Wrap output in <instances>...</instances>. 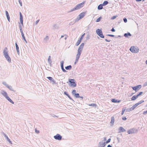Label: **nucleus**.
Here are the masks:
<instances>
[{
	"instance_id": "35",
	"label": "nucleus",
	"mask_w": 147,
	"mask_h": 147,
	"mask_svg": "<svg viewBox=\"0 0 147 147\" xmlns=\"http://www.w3.org/2000/svg\"><path fill=\"white\" fill-rule=\"evenodd\" d=\"M108 3L109 2L108 1H105L103 2V4H102L103 6H105L107 5Z\"/></svg>"
},
{
	"instance_id": "51",
	"label": "nucleus",
	"mask_w": 147,
	"mask_h": 147,
	"mask_svg": "<svg viewBox=\"0 0 147 147\" xmlns=\"http://www.w3.org/2000/svg\"><path fill=\"white\" fill-rule=\"evenodd\" d=\"M117 16H113L111 18V19L112 20H114L116 18H117Z\"/></svg>"
},
{
	"instance_id": "28",
	"label": "nucleus",
	"mask_w": 147,
	"mask_h": 147,
	"mask_svg": "<svg viewBox=\"0 0 147 147\" xmlns=\"http://www.w3.org/2000/svg\"><path fill=\"white\" fill-rule=\"evenodd\" d=\"M72 67V66L71 65H69L65 67V68L67 70H70L71 69Z\"/></svg>"
},
{
	"instance_id": "2",
	"label": "nucleus",
	"mask_w": 147,
	"mask_h": 147,
	"mask_svg": "<svg viewBox=\"0 0 147 147\" xmlns=\"http://www.w3.org/2000/svg\"><path fill=\"white\" fill-rule=\"evenodd\" d=\"M69 82L70 83V86L72 87H75L77 85L75 82V81L74 79H69Z\"/></svg>"
},
{
	"instance_id": "11",
	"label": "nucleus",
	"mask_w": 147,
	"mask_h": 147,
	"mask_svg": "<svg viewBox=\"0 0 147 147\" xmlns=\"http://www.w3.org/2000/svg\"><path fill=\"white\" fill-rule=\"evenodd\" d=\"M106 144L105 142H100L98 144V147H105Z\"/></svg>"
},
{
	"instance_id": "49",
	"label": "nucleus",
	"mask_w": 147,
	"mask_h": 147,
	"mask_svg": "<svg viewBox=\"0 0 147 147\" xmlns=\"http://www.w3.org/2000/svg\"><path fill=\"white\" fill-rule=\"evenodd\" d=\"M144 102V100H141L139 101L138 102V105H139L140 104H141L143 103Z\"/></svg>"
},
{
	"instance_id": "52",
	"label": "nucleus",
	"mask_w": 147,
	"mask_h": 147,
	"mask_svg": "<svg viewBox=\"0 0 147 147\" xmlns=\"http://www.w3.org/2000/svg\"><path fill=\"white\" fill-rule=\"evenodd\" d=\"M18 1L21 6H22V3L21 0H19Z\"/></svg>"
},
{
	"instance_id": "54",
	"label": "nucleus",
	"mask_w": 147,
	"mask_h": 147,
	"mask_svg": "<svg viewBox=\"0 0 147 147\" xmlns=\"http://www.w3.org/2000/svg\"><path fill=\"white\" fill-rule=\"evenodd\" d=\"M143 114L145 115L147 114V110L146 111H144L143 113Z\"/></svg>"
},
{
	"instance_id": "21",
	"label": "nucleus",
	"mask_w": 147,
	"mask_h": 147,
	"mask_svg": "<svg viewBox=\"0 0 147 147\" xmlns=\"http://www.w3.org/2000/svg\"><path fill=\"white\" fill-rule=\"evenodd\" d=\"M111 101L114 103H119L120 102V100H118L115 99H112L111 100Z\"/></svg>"
},
{
	"instance_id": "62",
	"label": "nucleus",
	"mask_w": 147,
	"mask_h": 147,
	"mask_svg": "<svg viewBox=\"0 0 147 147\" xmlns=\"http://www.w3.org/2000/svg\"><path fill=\"white\" fill-rule=\"evenodd\" d=\"M64 94L65 95H66V96H67L68 94L65 91L64 92Z\"/></svg>"
},
{
	"instance_id": "42",
	"label": "nucleus",
	"mask_w": 147,
	"mask_h": 147,
	"mask_svg": "<svg viewBox=\"0 0 147 147\" xmlns=\"http://www.w3.org/2000/svg\"><path fill=\"white\" fill-rule=\"evenodd\" d=\"M72 94L73 95H74L76 93V90H73L72 92Z\"/></svg>"
},
{
	"instance_id": "63",
	"label": "nucleus",
	"mask_w": 147,
	"mask_h": 147,
	"mask_svg": "<svg viewBox=\"0 0 147 147\" xmlns=\"http://www.w3.org/2000/svg\"><path fill=\"white\" fill-rule=\"evenodd\" d=\"M105 41L107 42H110L111 41V40H108L107 39H105Z\"/></svg>"
},
{
	"instance_id": "31",
	"label": "nucleus",
	"mask_w": 147,
	"mask_h": 147,
	"mask_svg": "<svg viewBox=\"0 0 147 147\" xmlns=\"http://www.w3.org/2000/svg\"><path fill=\"white\" fill-rule=\"evenodd\" d=\"M103 5L101 4L99 5L98 7V10H101L103 8Z\"/></svg>"
},
{
	"instance_id": "61",
	"label": "nucleus",
	"mask_w": 147,
	"mask_h": 147,
	"mask_svg": "<svg viewBox=\"0 0 147 147\" xmlns=\"http://www.w3.org/2000/svg\"><path fill=\"white\" fill-rule=\"evenodd\" d=\"M138 103H136V104H135L134 105V106H135V107H136V108L138 106Z\"/></svg>"
},
{
	"instance_id": "59",
	"label": "nucleus",
	"mask_w": 147,
	"mask_h": 147,
	"mask_svg": "<svg viewBox=\"0 0 147 147\" xmlns=\"http://www.w3.org/2000/svg\"><path fill=\"white\" fill-rule=\"evenodd\" d=\"M131 108L132 109V110H133L136 108V107H135L134 105L132 106Z\"/></svg>"
},
{
	"instance_id": "38",
	"label": "nucleus",
	"mask_w": 147,
	"mask_h": 147,
	"mask_svg": "<svg viewBox=\"0 0 147 147\" xmlns=\"http://www.w3.org/2000/svg\"><path fill=\"white\" fill-rule=\"evenodd\" d=\"M76 98H79L80 97L79 94V93H76L74 95Z\"/></svg>"
},
{
	"instance_id": "47",
	"label": "nucleus",
	"mask_w": 147,
	"mask_h": 147,
	"mask_svg": "<svg viewBox=\"0 0 147 147\" xmlns=\"http://www.w3.org/2000/svg\"><path fill=\"white\" fill-rule=\"evenodd\" d=\"M142 93H143V92H140L137 95H136L138 97L140 96L142 94Z\"/></svg>"
},
{
	"instance_id": "24",
	"label": "nucleus",
	"mask_w": 147,
	"mask_h": 147,
	"mask_svg": "<svg viewBox=\"0 0 147 147\" xmlns=\"http://www.w3.org/2000/svg\"><path fill=\"white\" fill-rule=\"evenodd\" d=\"M124 36L125 37L128 38V36H131V35L129 32H128L127 33H125Z\"/></svg>"
},
{
	"instance_id": "1",
	"label": "nucleus",
	"mask_w": 147,
	"mask_h": 147,
	"mask_svg": "<svg viewBox=\"0 0 147 147\" xmlns=\"http://www.w3.org/2000/svg\"><path fill=\"white\" fill-rule=\"evenodd\" d=\"M85 2H83L76 5L74 8L71 9L68 12H71L75 10H77L83 7Z\"/></svg>"
},
{
	"instance_id": "44",
	"label": "nucleus",
	"mask_w": 147,
	"mask_h": 147,
	"mask_svg": "<svg viewBox=\"0 0 147 147\" xmlns=\"http://www.w3.org/2000/svg\"><path fill=\"white\" fill-rule=\"evenodd\" d=\"M85 35V33H84L81 36L80 39L81 40H82L83 39L84 37V36Z\"/></svg>"
},
{
	"instance_id": "10",
	"label": "nucleus",
	"mask_w": 147,
	"mask_h": 147,
	"mask_svg": "<svg viewBox=\"0 0 147 147\" xmlns=\"http://www.w3.org/2000/svg\"><path fill=\"white\" fill-rule=\"evenodd\" d=\"M84 45V43H82L81 44L78 49V51L82 52Z\"/></svg>"
},
{
	"instance_id": "18",
	"label": "nucleus",
	"mask_w": 147,
	"mask_h": 147,
	"mask_svg": "<svg viewBox=\"0 0 147 147\" xmlns=\"http://www.w3.org/2000/svg\"><path fill=\"white\" fill-rule=\"evenodd\" d=\"M82 52L78 51V53L76 55V60H78Z\"/></svg>"
},
{
	"instance_id": "55",
	"label": "nucleus",
	"mask_w": 147,
	"mask_h": 147,
	"mask_svg": "<svg viewBox=\"0 0 147 147\" xmlns=\"http://www.w3.org/2000/svg\"><path fill=\"white\" fill-rule=\"evenodd\" d=\"M117 140L118 142L119 143L120 142V138H119L117 137Z\"/></svg>"
},
{
	"instance_id": "64",
	"label": "nucleus",
	"mask_w": 147,
	"mask_h": 147,
	"mask_svg": "<svg viewBox=\"0 0 147 147\" xmlns=\"http://www.w3.org/2000/svg\"><path fill=\"white\" fill-rule=\"evenodd\" d=\"M121 37V36H120V35H118V36H115V38H118V37Z\"/></svg>"
},
{
	"instance_id": "53",
	"label": "nucleus",
	"mask_w": 147,
	"mask_h": 147,
	"mask_svg": "<svg viewBox=\"0 0 147 147\" xmlns=\"http://www.w3.org/2000/svg\"><path fill=\"white\" fill-rule=\"evenodd\" d=\"M123 21H124V22H125V23H126L127 22V19L126 18H124L123 19Z\"/></svg>"
},
{
	"instance_id": "13",
	"label": "nucleus",
	"mask_w": 147,
	"mask_h": 147,
	"mask_svg": "<svg viewBox=\"0 0 147 147\" xmlns=\"http://www.w3.org/2000/svg\"><path fill=\"white\" fill-rule=\"evenodd\" d=\"M85 14H86V12H83L80 13L79 15V18H78V20H80L81 19H82V18H83L85 16Z\"/></svg>"
},
{
	"instance_id": "25",
	"label": "nucleus",
	"mask_w": 147,
	"mask_h": 147,
	"mask_svg": "<svg viewBox=\"0 0 147 147\" xmlns=\"http://www.w3.org/2000/svg\"><path fill=\"white\" fill-rule=\"evenodd\" d=\"M59 28V26L58 25L56 24H55L53 25V29H57Z\"/></svg>"
},
{
	"instance_id": "40",
	"label": "nucleus",
	"mask_w": 147,
	"mask_h": 147,
	"mask_svg": "<svg viewBox=\"0 0 147 147\" xmlns=\"http://www.w3.org/2000/svg\"><path fill=\"white\" fill-rule=\"evenodd\" d=\"M48 61L50 65L51 66V63L52 62V61L51 59H48Z\"/></svg>"
},
{
	"instance_id": "57",
	"label": "nucleus",
	"mask_w": 147,
	"mask_h": 147,
	"mask_svg": "<svg viewBox=\"0 0 147 147\" xmlns=\"http://www.w3.org/2000/svg\"><path fill=\"white\" fill-rule=\"evenodd\" d=\"M35 132L36 133H37L38 134V133H39V130H37L36 129H35Z\"/></svg>"
},
{
	"instance_id": "50",
	"label": "nucleus",
	"mask_w": 147,
	"mask_h": 147,
	"mask_svg": "<svg viewBox=\"0 0 147 147\" xmlns=\"http://www.w3.org/2000/svg\"><path fill=\"white\" fill-rule=\"evenodd\" d=\"M67 96V97L69 98L70 99V100H73V101H74V100H73V99H72V98L70 97V96L69 95V94H68Z\"/></svg>"
},
{
	"instance_id": "48",
	"label": "nucleus",
	"mask_w": 147,
	"mask_h": 147,
	"mask_svg": "<svg viewBox=\"0 0 147 147\" xmlns=\"http://www.w3.org/2000/svg\"><path fill=\"white\" fill-rule=\"evenodd\" d=\"M90 38V36L89 34H88L87 35V36L86 37V39L88 40Z\"/></svg>"
},
{
	"instance_id": "16",
	"label": "nucleus",
	"mask_w": 147,
	"mask_h": 147,
	"mask_svg": "<svg viewBox=\"0 0 147 147\" xmlns=\"http://www.w3.org/2000/svg\"><path fill=\"white\" fill-rule=\"evenodd\" d=\"M119 132L121 133L125 131V129H124L123 127H120L119 128Z\"/></svg>"
},
{
	"instance_id": "29",
	"label": "nucleus",
	"mask_w": 147,
	"mask_h": 147,
	"mask_svg": "<svg viewBox=\"0 0 147 147\" xmlns=\"http://www.w3.org/2000/svg\"><path fill=\"white\" fill-rule=\"evenodd\" d=\"M6 98L12 104H14L13 102L9 97L8 96H7Z\"/></svg>"
},
{
	"instance_id": "56",
	"label": "nucleus",
	"mask_w": 147,
	"mask_h": 147,
	"mask_svg": "<svg viewBox=\"0 0 147 147\" xmlns=\"http://www.w3.org/2000/svg\"><path fill=\"white\" fill-rule=\"evenodd\" d=\"M111 31L113 32H115V30L113 28H112V29L111 30Z\"/></svg>"
},
{
	"instance_id": "14",
	"label": "nucleus",
	"mask_w": 147,
	"mask_h": 147,
	"mask_svg": "<svg viewBox=\"0 0 147 147\" xmlns=\"http://www.w3.org/2000/svg\"><path fill=\"white\" fill-rule=\"evenodd\" d=\"M19 14L20 16V22L21 24H22V25L23 26V17L22 15L21 12H20Z\"/></svg>"
},
{
	"instance_id": "20",
	"label": "nucleus",
	"mask_w": 147,
	"mask_h": 147,
	"mask_svg": "<svg viewBox=\"0 0 147 147\" xmlns=\"http://www.w3.org/2000/svg\"><path fill=\"white\" fill-rule=\"evenodd\" d=\"M5 13H6L7 18L8 20V21L9 22H10V17H9V13H8V12H7V11H5Z\"/></svg>"
},
{
	"instance_id": "12",
	"label": "nucleus",
	"mask_w": 147,
	"mask_h": 147,
	"mask_svg": "<svg viewBox=\"0 0 147 147\" xmlns=\"http://www.w3.org/2000/svg\"><path fill=\"white\" fill-rule=\"evenodd\" d=\"M7 48L5 47L4 48L3 51V54L4 56L9 55Z\"/></svg>"
},
{
	"instance_id": "17",
	"label": "nucleus",
	"mask_w": 147,
	"mask_h": 147,
	"mask_svg": "<svg viewBox=\"0 0 147 147\" xmlns=\"http://www.w3.org/2000/svg\"><path fill=\"white\" fill-rule=\"evenodd\" d=\"M1 94L6 98L8 96L6 92L4 90L1 91Z\"/></svg>"
},
{
	"instance_id": "23",
	"label": "nucleus",
	"mask_w": 147,
	"mask_h": 147,
	"mask_svg": "<svg viewBox=\"0 0 147 147\" xmlns=\"http://www.w3.org/2000/svg\"><path fill=\"white\" fill-rule=\"evenodd\" d=\"M7 87L11 91H13L14 92H16V90H14L13 89L12 87L11 86H9V85H8V86H7Z\"/></svg>"
},
{
	"instance_id": "33",
	"label": "nucleus",
	"mask_w": 147,
	"mask_h": 147,
	"mask_svg": "<svg viewBox=\"0 0 147 147\" xmlns=\"http://www.w3.org/2000/svg\"><path fill=\"white\" fill-rule=\"evenodd\" d=\"M81 41V40L80 39H79L78 40L77 42L76 43V45L77 46H78L79 45Z\"/></svg>"
},
{
	"instance_id": "3",
	"label": "nucleus",
	"mask_w": 147,
	"mask_h": 147,
	"mask_svg": "<svg viewBox=\"0 0 147 147\" xmlns=\"http://www.w3.org/2000/svg\"><path fill=\"white\" fill-rule=\"evenodd\" d=\"M96 32L97 34L100 38H104L105 36L103 34L101 29H97L96 30Z\"/></svg>"
},
{
	"instance_id": "9",
	"label": "nucleus",
	"mask_w": 147,
	"mask_h": 147,
	"mask_svg": "<svg viewBox=\"0 0 147 147\" xmlns=\"http://www.w3.org/2000/svg\"><path fill=\"white\" fill-rule=\"evenodd\" d=\"M64 63V61H61V69L62 70V71L64 72H67V71H66L64 68L63 67V64Z\"/></svg>"
},
{
	"instance_id": "19",
	"label": "nucleus",
	"mask_w": 147,
	"mask_h": 147,
	"mask_svg": "<svg viewBox=\"0 0 147 147\" xmlns=\"http://www.w3.org/2000/svg\"><path fill=\"white\" fill-rule=\"evenodd\" d=\"M15 45H16V51H17L18 54V55H20V52H19V48L18 45L16 42L15 43Z\"/></svg>"
},
{
	"instance_id": "43",
	"label": "nucleus",
	"mask_w": 147,
	"mask_h": 147,
	"mask_svg": "<svg viewBox=\"0 0 147 147\" xmlns=\"http://www.w3.org/2000/svg\"><path fill=\"white\" fill-rule=\"evenodd\" d=\"M6 138H7V141L10 144H12V143H11V141L10 139L8 138V137H7Z\"/></svg>"
},
{
	"instance_id": "26",
	"label": "nucleus",
	"mask_w": 147,
	"mask_h": 147,
	"mask_svg": "<svg viewBox=\"0 0 147 147\" xmlns=\"http://www.w3.org/2000/svg\"><path fill=\"white\" fill-rule=\"evenodd\" d=\"M19 26L20 29V32L21 33V34L24 33L23 31L22 28V25L20 24H19Z\"/></svg>"
},
{
	"instance_id": "4",
	"label": "nucleus",
	"mask_w": 147,
	"mask_h": 147,
	"mask_svg": "<svg viewBox=\"0 0 147 147\" xmlns=\"http://www.w3.org/2000/svg\"><path fill=\"white\" fill-rule=\"evenodd\" d=\"M129 50L132 53H137L138 52L139 49L136 48L134 46H133L131 47Z\"/></svg>"
},
{
	"instance_id": "34",
	"label": "nucleus",
	"mask_w": 147,
	"mask_h": 147,
	"mask_svg": "<svg viewBox=\"0 0 147 147\" xmlns=\"http://www.w3.org/2000/svg\"><path fill=\"white\" fill-rule=\"evenodd\" d=\"M132 110H132V109L131 108V107L129 108H128L126 109V112H130Z\"/></svg>"
},
{
	"instance_id": "36",
	"label": "nucleus",
	"mask_w": 147,
	"mask_h": 147,
	"mask_svg": "<svg viewBox=\"0 0 147 147\" xmlns=\"http://www.w3.org/2000/svg\"><path fill=\"white\" fill-rule=\"evenodd\" d=\"M102 19V17L101 16L100 17L98 18H97L96 20V22H98L100 21V20Z\"/></svg>"
},
{
	"instance_id": "37",
	"label": "nucleus",
	"mask_w": 147,
	"mask_h": 147,
	"mask_svg": "<svg viewBox=\"0 0 147 147\" xmlns=\"http://www.w3.org/2000/svg\"><path fill=\"white\" fill-rule=\"evenodd\" d=\"M89 106H91V107H96V105L94 103H92L91 104H89Z\"/></svg>"
},
{
	"instance_id": "32",
	"label": "nucleus",
	"mask_w": 147,
	"mask_h": 147,
	"mask_svg": "<svg viewBox=\"0 0 147 147\" xmlns=\"http://www.w3.org/2000/svg\"><path fill=\"white\" fill-rule=\"evenodd\" d=\"M21 35H22V38H23V39L24 40L25 42L26 43H27V42L25 38V37L24 36V33L23 34H21Z\"/></svg>"
},
{
	"instance_id": "39",
	"label": "nucleus",
	"mask_w": 147,
	"mask_h": 147,
	"mask_svg": "<svg viewBox=\"0 0 147 147\" xmlns=\"http://www.w3.org/2000/svg\"><path fill=\"white\" fill-rule=\"evenodd\" d=\"M2 84L4 85L6 87H7V86H8V84H7L6 82H2Z\"/></svg>"
},
{
	"instance_id": "46",
	"label": "nucleus",
	"mask_w": 147,
	"mask_h": 147,
	"mask_svg": "<svg viewBox=\"0 0 147 147\" xmlns=\"http://www.w3.org/2000/svg\"><path fill=\"white\" fill-rule=\"evenodd\" d=\"M126 111V109H124V108L122 109V110L121 112V115H123V114L124 113L125 111Z\"/></svg>"
},
{
	"instance_id": "27",
	"label": "nucleus",
	"mask_w": 147,
	"mask_h": 147,
	"mask_svg": "<svg viewBox=\"0 0 147 147\" xmlns=\"http://www.w3.org/2000/svg\"><path fill=\"white\" fill-rule=\"evenodd\" d=\"M49 40V36H47L44 38V42L45 43H46Z\"/></svg>"
},
{
	"instance_id": "58",
	"label": "nucleus",
	"mask_w": 147,
	"mask_h": 147,
	"mask_svg": "<svg viewBox=\"0 0 147 147\" xmlns=\"http://www.w3.org/2000/svg\"><path fill=\"white\" fill-rule=\"evenodd\" d=\"M127 118L125 117H123L122 118V119L123 120H126L127 119Z\"/></svg>"
},
{
	"instance_id": "22",
	"label": "nucleus",
	"mask_w": 147,
	"mask_h": 147,
	"mask_svg": "<svg viewBox=\"0 0 147 147\" xmlns=\"http://www.w3.org/2000/svg\"><path fill=\"white\" fill-rule=\"evenodd\" d=\"M115 121V119L113 116L111 118V120L110 123L111 125H113Z\"/></svg>"
},
{
	"instance_id": "6",
	"label": "nucleus",
	"mask_w": 147,
	"mask_h": 147,
	"mask_svg": "<svg viewBox=\"0 0 147 147\" xmlns=\"http://www.w3.org/2000/svg\"><path fill=\"white\" fill-rule=\"evenodd\" d=\"M47 78L50 81V83H52V84H56V81L52 77H47Z\"/></svg>"
},
{
	"instance_id": "15",
	"label": "nucleus",
	"mask_w": 147,
	"mask_h": 147,
	"mask_svg": "<svg viewBox=\"0 0 147 147\" xmlns=\"http://www.w3.org/2000/svg\"><path fill=\"white\" fill-rule=\"evenodd\" d=\"M6 60L8 61L9 63L11 62V59L9 55L4 56Z\"/></svg>"
},
{
	"instance_id": "41",
	"label": "nucleus",
	"mask_w": 147,
	"mask_h": 147,
	"mask_svg": "<svg viewBox=\"0 0 147 147\" xmlns=\"http://www.w3.org/2000/svg\"><path fill=\"white\" fill-rule=\"evenodd\" d=\"M111 139L109 138V139L107 141L105 142V144H107L108 143H109L111 142Z\"/></svg>"
},
{
	"instance_id": "60",
	"label": "nucleus",
	"mask_w": 147,
	"mask_h": 147,
	"mask_svg": "<svg viewBox=\"0 0 147 147\" xmlns=\"http://www.w3.org/2000/svg\"><path fill=\"white\" fill-rule=\"evenodd\" d=\"M74 24V22H71L69 23V24L70 25H73Z\"/></svg>"
},
{
	"instance_id": "30",
	"label": "nucleus",
	"mask_w": 147,
	"mask_h": 147,
	"mask_svg": "<svg viewBox=\"0 0 147 147\" xmlns=\"http://www.w3.org/2000/svg\"><path fill=\"white\" fill-rule=\"evenodd\" d=\"M138 98L137 95H134L131 98V100H134Z\"/></svg>"
},
{
	"instance_id": "5",
	"label": "nucleus",
	"mask_w": 147,
	"mask_h": 147,
	"mask_svg": "<svg viewBox=\"0 0 147 147\" xmlns=\"http://www.w3.org/2000/svg\"><path fill=\"white\" fill-rule=\"evenodd\" d=\"M132 88L133 90H135L136 92L142 88V86L140 85H138L132 87Z\"/></svg>"
},
{
	"instance_id": "7",
	"label": "nucleus",
	"mask_w": 147,
	"mask_h": 147,
	"mask_svg": "<svg viewBox=\"0 0 147 147\" xmlns=\"http://www.w3.org/2000/svg\"><path fill=\"white\" fill-rule=\"evenodd\" d=\"M136 130L134 128H132L130 129L127 131V133L128 134H132L136 133Z\"/></svg>"
},
{
	"instance_id": "45",
	"label": "nucleus",
	"mask_w": 147,
	"mask_h": 147,
	"mask_svg": "<svg viewBox=\"0 0 147 147\" xmlns=\"http://www.w3.org/2000/svg\"><path fill=\"white\" fill-rule=\"evenodd\" d=\"M106 36H107L111 37H114L115 36L114 35H112V34H107Z\"/></svg>"
},
{
	"instance_id": "8",
	"label": "nucleus",
	"mask_w": 147,
	"mask_h": 147,
	"mask_svg": "<svg viewBox=\"0 0 147 147\" xmlns=\"http://www.w3.org/2000/svg\"><path fill=\"white\" fill-rule=\"evenodd\" d=\"M54 138L57 140H60L62 139V136L59 134H57L54 137Z\"/></svg>"
}]
</instances>
